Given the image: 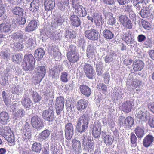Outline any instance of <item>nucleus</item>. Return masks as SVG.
<instances>
[{
  "mask_svg": "<svg viewBox=\"0 0 154 154\" xmlns=\"http://www.w3.org/2000/svg\"><path fill=\"white\" fill-rule=\"evenodd\" d=\"M72 5L76 15L80 17H83L86 15V11L82 5H79L78 0H72Z\"/></svg>",
  "mask_w": 154,
  "mask_h": 154,
  "instance_id": "7ed1b4c3",
  "label": "nucleus"
},
{
  "mask_svg": "<svg viewBox=\"0 0 154 154\" xmlns=\"http://www.w3.org/2000/svg\"><path fill=\"white\" fill-rule=\"evenodd\" d=\"M148 9L149 8H145V9H141L140 14L143 18H147L149 17L150 11Z\"/></svg>",
  "mask_w": 154,
  "mask_h": 154,
  "instance_id": "864d4df0",
  "label": "nucleus"
},
{
  "mask_svg": "<svg viewBox=\"0 0 154 154\" xmlns=\"http://www.w3.org/2000/svg\"><path fill=\"white\" fill-rule=\"evenodd\" d=\"M71 23L72 26L78 27L81 24V22L79 18L76 15H71L69 18Z\"/></svg>",
  "mask_w": 154,
  "mask_h": 154,
  "instance_id": "a878e982",
  "label": "nucleus"
},
{
  "mask_svg": "<svg viewBox=\"0 0 154 154\" xmlns=\"http://www.w3.org/2000/svg\"><path fill=\"white\" fill-rule=\"evenodd\" d=\"M23 9L20 7L15 6L11 10L12 13L14 15L19 16H23Z\"/></svg>",
  "mask_w": 154,
  "mask_h": 154,
  "instance_id": "c756f323",
  "label": "nucleus"
},
{
  "mask_svg": "<svg viewBox=\"0 0 154 154\" xmlns=\"http://www.w3.org/2000/svg\"><path fill=\"white\" fill-rule=\"evenodd\" d=\"M83 69L86 76L89 79H93L94 77L95 73L92 65L85 63L83 66Z\"/></svg>",
  "mask_w": 154,
  "mask_h": 154,
  "instance_id": "0eeeda50",
  "label": "nucleus"
},
{
  "mask_svg": "<svg viewBox=\"0 0 154 154\" xmlns=\"http://www.w3.org/2000/svg\"><path fill=\"white\" fill-rule=\"evenodd\" d=\"M44 54L45 51L44 50L40 48H38L35 50V52L34 56L37 59V60L38 61L41 60Z\"/></svg>",
  "mask_w": 154,
  "mask_h": 154,
  "instance_id": "473e14b6",
  "label": "nucleus"
},
{
  "mask_svg": "<svg viewBox=\"0 0 154 154\" xmlns=\"http://www.w3.org/2000/svg\"><path fill=\"white\" fill-rule=\"evenodd\" d=\"M142 24L143 26L146 29H149L150 28V24L148 22L146 21H142Z\"/></svg>",
  "mask_w": 154,
  "mask_h": 154,
  "instance_id": "69168bd1",
  "label": "nucleus"
},
{
  "mask_svg": "<svg viewBox=\"0 0 154 154\" xmlns=\"http://www.w3.org/2000/svg\"><path fill=\"white\" fill-rule=\"evenodd\" d=\"M154 141V137L152 135L148 134L144 138L143 141V146L146 148L150 146Z\"/></svg>",
  "mask_w": 154,
  "mask_h": 154,
  "instance_id": "412c9836",
  "label": "nucleus"
},
{
  "mask_svg": "<svg viewBox=\"0 0 154 154\" xmlns=\"http://www.w3.org/2000/svg\"><path fill=\"white\" fill-rule=\"evenodd\" d=\"M79 90L81 93L86 97H88L91 95V89L86 85H80Z\"/></svg>",
  "mask_w": 154,
  "mask_h": 154,
  "instance_id": "393cba45",
  "label": "nucleus"
},
{
  "mask_svg": "<svg viewBox=\"0 0 154 154\" xmlns=\"http://www.w3.org/2000/svg\"><path fill=\"white\" fill-rule=\"evenodd\" d=\"M101 124L98 121L95 122L93 125L92 134L93 136L95 138H99L101 134Z\"/></svg>",
  "mask_w": 154,
  "mask_h": 154,
  "instance_id": "9b49d317",
  "label": "nucleus"
},
{
  "mask_svg": "<svg viewBox=\"0 0 154 154\" xmlns=\"http://www.w3.org/2000/svg\"><path fill=\"white\" fill-rule=\"evenodd\" d=\"M137 118L140 120V121H147L148 116L147 115V111H145L143 108L138 109L136 113Z\"/></svg>",
  "mask_w": 154,
  "mask_h": 154,
  "instance_id": "dca6fc26",
  "label": "nucleus"
},
{
  "mask_svg": "<svg viewBox=\"0 0 154 154\" xmlns=\"http://www.w3.org/2000/svg\"><path fill=\"white\" fill-rule=\"evenodd\" d=\"M42 116L45 120L49 122H52L54 120V113L51 110H45L42 113Z\"/></svg>",
  "mask_w": 154,
  "mask_h": 154,
  "instance_id": "2eb2a0df",
  "label": "nucleus"
},
{
  "mask_svg": "<svg viewBox=\"0 0 154 154\" xmlns=\"http://www.w3.org/2000/svg\"><path fill=\"white\" fill-rule=\"evenodd\" d=\"M36 74L33 78L37 83L40 82L44 77L46 73V68L44 66H38L36 68Z\"/></svg>",
  "mask_w": 154,
  "mask_h": 154,
  "instance_id": "39448f33",
  "label": "nucleus"
},
{
  "mask_svg": "<svg viewBox=\"0 0 154 154\" xmlns=\"http://www.w3.org/2000/svg\"><path fill=\"white\" fill-rule=\"evenodd\" d=\"M108 125L110 128H114L115 125V123L113 119L110 118L108 120Z\"/></svg>",
  "mask_w": 154,
  "mask_h": 154,
  "instance_id": "0e129e2a",
  "label": "nucleus"
},
{
  "mask_svg": "<svg viewBox=\"0 0 154 154\" xmlns=\"http://www.w3.org/2000/svg\"><path fill=\"white\" fill-rule=\"evenodd\" d=\"M42 146L39 143L35 142L32 145V149L33 151L36 152H39L41 150Z\"/></svg>",
  "mask_w": 154,
  "mask_h": 154,
  "instance_id": "49530a36",
  "label": "nucleus"
},
{
  "mask_svg": "<svg viewBox=\"0 0 154 154\" xmlns=\"http://www.w3.org/2000/svg\"><path fill=\"white\" fill-rule=\"evenodd\" d=\"M119 20L121 24L125 28L131 29L133 27V24L131 21L126 15H121L119 18Z\"/></svg>",
  "mask_w": 154,
  "mask_h": 154,
  "instance_id": "9d476101",
  "label": "nucleus"
},
{
  "mask_svg": "<svg viewBox=\"0 0 154 154\" xmlns=\"http://www.w3.org/2000/svg\"><path fill=\"white\" fill-rule=\"evenodd\" d=\"M130 138L131 146L132 147H135L136 145L137 139L136 137L133 132H132L131 133Z\"/></svg>",
  "mask_w": 154,
  "mask_h": 154,
  "instance_id": "603ef678",
  "label": "nucleus"
},
{
  "mask_svg": "<svg viewBox=\"0 0 154 154\" xmlns=\"http://www.w3.org/2000/svg\"><path fill=\"white\" fill-rule=\"evenodd\" d=\"M147 106L149 109L154 114V102H150L147 104Z\"/></svg>",
  "mask_w": 154,
  "mask_h": 154,
  "instance_id": "774afa93",
  "label": "nucleus"
},
{
  "mask_svg": "<svg viewBox=\"0 0 154 154\" xmlns=\"http://www.w3.org/2000/svg\"><path fill=\"white\" fill-rule=\"evenodd\" d=\"M133 106L134 104L132 101L127 100L122 103L120 106V108L123 112L128 113L131 111Z\"/></svg>",
  "mask_w": 154,
  "mask_h": 154,
  "instance_id": "4468645a",
  "label": "nucleus"
},
{
  "mask_svg": "<svg viewBox=\"0 0 154 154\" xmlns=\"http://www.w3.org/2000/svg\"><path fill=\"white\" fill-rule=\"evenodd\" d=\"M64 102V99L63 96H60L56 98L55 104L56 113L57 115H60L63 110Z\"/></svg>",
  "mask_w": 154,
  "mask_h": 154,
  "instance_id": "6e6552de",
  "label": "nucleus"
},
{
  "mask_svg": "<svg viewBox=\"0 0 154 154\" xmlns=\"http://www.w3.org/2000/svg\"><path fill=\"white\" fill-rule=\"evenodd\" d=\"M23 37V33L21 31L16 32L12 34L11 38L13 40L16 41L18 39H22Z\"/></svg>",
  "mask_w": 154,
  "mask_h": 154,
  "instance_id": "a18cd8bd",
  "label": "nucleus"
},
{
  "mask_svg": "<svg viewBox=\"0 0 154 154\" xmlns=\"http://www.w3.org/2000/svg\"><path fill=\"white\" fill-rule=\"evenodd\" d=\"M89 120V116L85 114H82L79 117L76 126L78 132L82 133L85 131L88 128Z\"/></svg>",
  "mask_w": 154,
  "mask_h": 154,
  "instance_id": "f03ea898",
  "label": "nucleus"
},
{
  "mask_svg": "<svg viewBox=\"0 0 154 154\" xmlns=\"http://www.w3.org/2000/svg\"><path fill=\"white\" fill-rule=\"evenodd\" d=\"M76 47L75 45L71 44L69 46L68 48V51L67 54L77 53L76 51Z\"/></svg>",
  "mask_w": 154,
  "mask_h": 154,
  "instance_id": "6e6d98bb",
  "label": "nucleus"
},
{
  "mask_svg": "<svg viewBox=\"0 0 154 154\" xmlns=\"http://www.w3.org/2000/svg\"><path fill=\"white\" fill-rule=\"evenodd\" d=\"M94 22L97 26H100L102 25V17L97 13H94L93 14Z\"/></svg>",
  "mask_w": 154,
  "mask_h": 154,
  "instance_id": "4c0bfd02",
  "label": "nucleus"
},
{
  "mask_svg": "<svg viewBox=\"0 0 154 154\" xmlns=\"http://www.w3.org/2000/svg\"><path fill=\"white\" fill-rule=\"evenodd\" d=\"M35 60L31 54H25L21 66L26 71L33 70L35 68Z\"/></svg>",
  "mask_w": 154,
  "mask_h": 154,
  "instance_id": "f257e3e1",
  "label": "nucleus"
},
{
  "mask_svg": "<svg viewBox=\"0 0 154 154\" xmlns=\"http://www.w3.org/2000/svg\"><path fill=\"white\" fill-rule=\"evenodd\" d=\"M31 123L32 127L36 129H41L44 126L43 122L37 116H34L31 119Z\"/></svg>",
  "mask_w": 154,
  "mask_h": 154,
  "instance_id": "f8f14e48",
  "label": "nucleus"
},
{
  "mask_svg": "<svg viewBox=\"0 0 154 154\" xmlns=\"http://www.w3.org/2000/svg\"><path fill=\"white\" fill-rule=\"evenodd\" d=\"M125 119L126 128H129L132 127L134 123L133 118L128 116L125 118Z\"/></svg>",
  "mask_w": 154,
  "mask_h": 154,
  "instance_id": "c03bdc74",
  "label": "nucleus"
},
{
  "mask_svg": "<svg viewBox=\"0 0 154 154\" xmlns=\"http://www.w3.org/2000/svg\"><path fill=\"white\" fill-rule=\"evenodd\" d=\"M104 81L106 84H108L109 83L110 80V75L109 73L107 72H106L104 74Z\"/></svg>",
  "mask_w": 154,
  "mask_h": 154,
  "instance_id": "e2e57ef3",
  "label": "nucleus"
},
{
  "mask_svg": "<svg viewBox=\"0 0 154 154\" xmlns=\"http://www.w3.org/2000/svg\"><path fill=\"white\" fill-rule=\"evenodd\" d=\"M144 63L141 60H135L133 62L132 67L134 72L141 71L144 67Z\"/></svg>",
  "mask_w": 154,
  "mask_h": 154,
  "instance_id": "a211bd4d",
  "label": "nucleus"
},
{
  "mask_svg": "<svg viewBox=\"0 0 154 154\" xmlns=\"http://www.w3.org/2000/svg\"><path fill=\"white\" fill-rule=\"evenodd\" d=\"M85 36L87 38L93 41L97 40L100 35L99 32L94 29L86 30L85 32Z\"/></svg>",
  "mask_w": 154,
  "mask_h": 154,
  "instance_id": "423d86ee",
  "label": "nucleus"
},
{
  "mask_svg": "<svg viewBox=\"0 0 154 154\" xmlns=\"http://www.w3.org/2000/svg\"><path fill=\"white\" fill-rule=\"evenodd\" d=\"M40 5L39 2L33 1L30 4L29 10L32 13H36L38 11Z\"/></svg>",
  "mask_w": 154,
  "mask_h": 154,
  "instance_id": "c85d7f7f",
  "label": "nucleus"
},
{
  "mask_svg": "<svg viewBox=\"0 0 154 154\" xmlns=\"http://www.w3.org/2000/svg\"><path fill=\"white\" fill-rule=\"evenodd\" d=\"M51 134V131L48 130L46 129L39 133L38 135V139L41 141L47 140L49 138Z\"/></svg>",
  "mask_w": 154,
  "mask_h": 154,
  "instance_id": "b1692460",
  "label": "nucleus"
},
{
  "mask_svg": "<svg viewBox=\"0 0 154 154\" xmlns=\"http://www.w3.org/2000/svg\"><path fill=\"white\" fill-rule=\"evenodd\" d=\"M21 103L22 105L26 108H29L33 104L30 99L27 97L22 99Z\"/></svg>",
  "mask_w": 154,
  "mask_h": 154,
  "instance_id": "e433bc0d",
  "label": "nucleus"
},
{
  "mask_svg": "<svg viewBox=\"0 0 154 154\" xmlns=\"http://www.w3.org/2000/svg\"><path fill=\"white\" fill-rule=\"evenodd\" d=\"M1 55L4 58H8L10 55L9 51L7 50H5L1 51Z\"/></svg>",
  "mask_w": 154,
  "mask_h": 154,
  "instance_id": "680f3d73",
  "label": "nucleus"
},
{
  "mask_svg": "<svg viewBox=\"0 0 154 154\" xmlns=\"http://www.w3.org/2000/svg\"><path fill=\"white\" fill-rule=\"evenodd\" d=\"M32 100L34 103L39 102L41 100L42 97L39 94L35 91H33L31 94Z\"/></svg>",
  "mask_w": 154,
  "mask_h": 154,
  "instance_id": "37998d69",
  "label": "nucleus"
},
{
  "mask_svg": "<svg viewBox=\"0 0 154 154\" xmlns=\"http://www.w3.org/2000/svg\"><path fill=\"white\" fill-rule=\"evenodd\" d=\"M25 111L23 109L18 110L14 114V117L15 118V119H20L23 117L25 115Z\"/></svg>",
  "mask_w": 154,
  "mask_h": 154,
  "instance_id": "de8ad7c7",
  "label": "nucleus"
},
{
  "mask_svg": "<svg viewBox=\"0 0 154 154\" xmlns=\"http://www.w3.org/2000/svg\"><path fill=\"white\" fill-rule=\"evenodd\" d=\"M51 75L53 78H55L59 76L60 74V71L57 69H52L51 72Z\"/></svg>",
  "mask_w": 154,
  "mask_h": 154,
  "instance_id": "bf43d9fd",
  "label": "nucleus"
},
{
  "mask_svg": "<svg viewBox=\"0 0 154 154\" xmlns=\"http://www.w3.org/2000/svg\"><path fill=\"white\" fill-rule=\"evenodd\" d=\"M23 54L21 53H17L12 56V59L13 62L16 64H19L22 61Z\"/></svg>",
  "mask_w": 154,
  "mask_h": 154,
  "instance_id": "7c9ffc66",
  "label": "nucleus"
},
{
  "mask_svg": "<svg viewBox=\"0 0 154 154\" xmlns=\"http://www.w3.org/2000/svg\"><path fill=\"white\" fill-rule=\"evenodd\" d=\"M97 90L103 94L106 93L107 92V86L103 83H99L97 86Z\"/></svg>",
  "mask_w": 154,
  "mask_h": 154,
  "instance_id": "ea45409f",
  "label": "nucleus"
},
{
  "mask_svg": "<svg viewBox=\"0 0 154 154\" xmlns=\"http://www.w3.org/2000/svg\"><path fill=\"white\" fill-rule=\"evenodd\" d=\"M125 120V117L122 116L119 117L118 120V125L120 127L126 128Z\"/></svg>",
  "mask_w": 154,
  "mask_h": 154,
  "instance_id": "3c124183",
  "label": "nucleus"
},
{
  "mask_svg": "<svg viewBox=\"0 0 154 154\" xmlns=\"http://www.w3.org/2000/svg\"><path fill=\"white\" fill-rule=\"evenodd\" d=\"M37 27V22L34 20H32L25 28V31L30 32L35 30Z\"/></svg>",
  "mask_w": 154,
  "mask_h": 154,
  "instance_id": "4be33fe9",
  "label": "nucleus"
},
{
  "mask_svg": "<svg viewBox=\"0 0 154 154\" xmlns=\"http://www.w3.org/2000/svg\"><path fill=\"white\" fill-rule=\"evenodd\" d=\"M86 54L87 57L89 58H92L94 55V46L91 44L89 45L86 49Z\"/></svg>",
  "mask_w": 154,
  "mask_h": 154,
  "instance_id": "2f4dec72",
  "label": "nucleus"
},
{
  "mask_svg": "<svg viewBox=\"0 0 154 154\" xmlns=\"http://www.w3.org/2000/svg\"><path fill=\"white\" fill-rule=\"evenodd\" d=\"M82 146L84 149L87 151L88 152L91 153L94 149V143L91 140L85 141L84 139L82 142Z\"/></svg>",
  "mask_w": 154,
  "mask_h": 154,
  "instance_id": "f3484780",
  "label": "nucleus"
},
{
  "mask_svg": "<svg viewBox=\"0 0 154 154\" xmlns=\"http://www.w3.org/2000/svg\"><path fill=\"white\" fill-rule=\"evenodd\" d=\"M130 35L131 34H129L128 33H126L122 37V40L127 44H131L133 43L132 41L131 40L132 38Z\"/></svg>",
  "mask_w": 154,
  "mask_h": 154,
  "instance_id": "8fccbe9b",
  "label": "nucleus"
},
{
  "mask_svg": "<svg viewBox=\"0 0 154 154\" xmlns=\"http://www.w3.org/2000/svg\"><path fill=\"white\" fill-rule=\"evenodd\" d=\"M64 21L63 19L61 16L57 17L54 19V23L57 26L60 25Z\"/></svg>",
  "mask_w": 154,
  "mask_h": 154,
  "instance_id": "13d9d810",
  "label": "nucleus"
},
{
  "mask_svg": "<svg viewBox=\"0 0 154 154\" xmlns=\"http://www.w3.org/2000/svg\"><path fill=\"white\" fill-rule=\"evenodd\" d=\"M113 60L112 57L111 55L106 56L104 58V61L106 63H109Z\"/></svg>",
  "mask_w": 154,
  "mask_h": 154,
  "instance_id": "338daca9",
  "label": "nucleus"
},
{
  "mask_svg": "<svg viewBox=\"0 0 154 154\" xmlns=\"http://www.w3.org/2000/svg\"><path fill=\"white\" fill-rule=\"evenodd\" d=\"M142 85V82L141 80L137 79H135L132 82L131 87L132 88L134 89L137 88H140Z\"/></svg>",
  "mask_w": 154,
  "mask_h": 154,
  "instance_id": "58836bf2",
  "label": "nucleus"
},
{
  "mask_svg": "<svg viewBox=\"0 0 154 154\" xmlns=\"http://www.w3.org/2000/svg\"><path fill=\"white\" fill-rule=\"evenodd\" d=\"M45 10L49 11L53 9L55 5V3L52 0H48L45 2Z\"/></svg>",
  "mask_w": 154,
  "mask_h": 154,
  "instance_id": "c9c22d12",
  "label": "nucleus"
},
{
  "mask_svg": "<svg viewBox=\"0 0 154 154\" xmlns=\"http://www.w3.org/2000/svg\"><path fill=\"white\" fill-rule=\"evenodd\" d=\"M103 34L104 37L106 39H111L114 37L113 33L109 30H104L103 31Z\"/></svg>",
  "mask_w": 154,
  "mask_h": 154,
  "instance_id": "a19ab883",
  "label": "nucleus"
},
{
  "mask_svg": "<svg viewBox=\"0 0 154 154\" xmlns=\"http://www.w3.org/2000/svg\"><path fill=\"white\" fill-rule=\"evenodd\" d=\"M2 131L3 137L8 142L12 143L15 142L13 132L9 127L4 126Z\"/></svg>",
  "mask_w": 154,
  "mask_h": 154,
  "instance_id": "20e7f679",
  "label": "nucleus"
},
{
  "mask_svg": "<svg viewBox=\"0 0 154 154\" xmlns=\"http://www.w3.org/2000/svg\"><path fill=\"white\" fill-rule=\"evenodd\" d=\"M9 116L6 112L2 111L0 113V122L3 125H5L8 122Z\"/></svg>",
  "mask_w": 154,
  "mask_h": 154,
  "instance_id": "bb28decb",
  "label": "nucleus"
},
{
  "mask_svg": "<svg viewBox=\"0 0 154 154\" xmlns=\"http://www.w3.org/2000/svg\"><path fill=\"white\" fill-rule=\"evenodd\" d=\"M2 97L4 102L6 105L8 106L9 103L8 98L6 93L5 91H3L2 92Z\"/></svg>",
  "mask_w": 154,
  "mask_h": 154,
  "instance_id": "052dcab7",
  "label": "nucleus"
},
{
  "mask_svg": "<svg viewBox=\"0 0 154 154\" xmlns=\"http://www.w3.org/2000/svg\"><path fill=\"white\" fill-rule=\"evenodd\" d=\"M135 133L138 138L142 137L144 135V128L143 127L138 126L135 129Z\"/></svg>",
  "mask_w": 154,
  "mask_h": 154,
  "instance_id": "72a5a7b5",
  "label": "nucleus"
},
{
  "mask_svg": "<svg viewBox=\"0 0 154 154\" xmlns=\"http://www.w3.org/2000/svg\"><path fill=\"white\" fill-rule=\"evenodd\" d=\"M65 138L67 140L71 139L74 134V127L72 124L68 122L65 126Z\"/></svg>",
  "mask_w": 154,
  "mask_h": 154,
  "instance_id": "1a4fd4ad",
  "label": "nucleus"
},
{
  "mask_svg": "<svg viewBox=\"0 0 154 154\" xmlns=\"http://www.w3.org/2000/svg\"><path fill=\"white\" fill-rule=\"evenodd\" d=\"M72 146L73 149L76 151L81 148V143L80 141H78L75 139H73L72 141Z\"/></svg>",
  "mask_w": 154,
  "mask_h": 154,
  "instance_id": "79ce46f5",
  "label": "nucleus"
},
{
  "mask_svg": "<svg viewBox=\"0 0 154 154\" xmlns=\"http://www.w3.org/2000/svg\"><path fill=\"white\" fill-rule=\"evenodd\" d=\"M68 74L66 72H63L61 73L60 77L61 81L64 83H66L68 81Z\"/></svg>",
  "mask_w": 154,
  "mask_h": 154,
  "instance_id": "5fc2aeb1",
  "label": "nucleus"
},
{
  "mask_svg": "<svg viewBox=\"0 0 154 154\" xmlns=\"http://www.w3.org/2000/svg\"><path fill=\"white\" fill-rule=\"evenodd\" d=\"M67 59L70 63H74L79 59V55L77 53L67 54Z\"/></svg>",
  "mask_w": 154,
  "mask_h": 154,
  "instance_id": "5701e85b",
  "label": "nucleus"
},
{
  "mask_svg": "<svg viewBox=\"0 0 154 154\" xmlns=\"http://www.w3.org/2000/svg\"><path fill=\"white\" fill-rule=\"evenodd\" d=\"M11 29V24L9 23H2L0 24V32L2 33L8 34Z\"/></svg>",
  "mask_w": 154,
  "mask_h": 154,
  "instance_id": "aec40b11",
  "label": "nucleus"
},
{
  "mask_svg": "<svg viewBox=\"0 0 154 154\" xmlns=\"http://www.w3.org/2000/svg\"><path fill=\"white\" fill-rule=\"evenodd\" d=\"M144 0H133V5L136 7V8L140 10L143 8V2Z\"/></svg>",
  "mask_w": 154,
  "mask_h": 154,
  "instance_id": "09e8293b",
  "label": "nucleus"
},
{
  "mask_svg": "<svg viewBox=\"0 0 154 154\" xmlns=\"http://www.w3.org/2000/svg\"><path fill=\"white\" fill-rule=\"evenodd\" d=\"M23 130L24 133L23 136L24 140L28 142L30 140L31 136L30 126L28 123L26 122V123L24 127Z\"/></svg>",
  "mask_w": 154,
  "mask_h": 154,
  "instance_id": "ddd939ff",
  "label": "nucleus"
},
{
  "mask_svg": "<svg viewBox=\"0 0 154 154\" xmlns=\"http://www.w3.org/2000/svg\"><path fill=\"white\" fill-rule=\"evenodd\" d=\"M73 31L72 32L69 30H67L65 32V37L67 38H72L75 37V36L73 33Z\"/></svg>",
  "mask_w": 154,
  "mask_h": 154,
  "instance_id": "4d7b16f0",
  "label": "nucleus"
},
{
  "mask_svg": "<svg viewBox=\"0 0 154 154\" xmlns=\"http://www.w3.org/2000/svg\"><path fill=\"white\" fill-rule=\"evenodd\" d=\"M114 140V137L111 135H106L104 137L103 141L107 146L111 145Z\"/></svg>",
  "mask_w": 154,
  "mask_h": 154,
  "instance_id": "f704fd0d",
  "label": "nucleus"
},
{
  "mask_svg": "<svg viewBox=\"0 0 154 154\" xmlns=\"http://www.w3.org/2000/svg\"><path fill=\"white\" fill-rule=\"evenodd\" d=\"M88 104L87 100L84 99H81L77 101L76 104V108L78 110L81 111L85 109Z\"/></svg>",
  "mask_w": 154,
  "mask_h": 154,
  "instance_id": "6ab92c4d",
  "label": "nucleus"
},
{
  "mask_svg": "<svg viewBox=\"0 0 154 154\" xmlns=\"http://www.w3.org/2000/svg\"><path fill=\"white\" fill-rule=\"evenodd\" d=\"M113 16V14L112 13L107 14L106 16V19L108 20L107 23L108 25L113 26L116 24V20Z\"/></svg>",
  "mask_w": 154,
  "mask_h": 154,
  "instance_id": "cd10ccee",
  "label": "nucleus"
}]
</instances>
